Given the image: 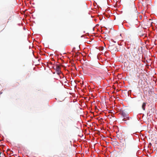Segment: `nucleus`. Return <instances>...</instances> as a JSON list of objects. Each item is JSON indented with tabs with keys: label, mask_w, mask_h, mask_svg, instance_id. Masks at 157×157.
I'll return each instance as SVG.
<instances>
[{
	"label": "nucleus",
	"mask_w": 157,
	"mask_h": 157,
	"mask_svg": "<svg viewBox=\"0 0 157 157\" xmlns=\"http://www.w3.org/2000/svg\"><path fill=\"white\" fill-rule=\"evenodd\" d=\"M124 143H123V144L124 147L123 149V151L124 157H133V156L132 152L128 148L131 144L130 140L126 138L124 139Z\"/></svg>",
	"instance_id": "1"
},
{
	"label": "nucleus",
	"mask_w": 157,
	"mask_h": 157,
	"mask_svg": "<svg viewBox=\"0 0 157 157\" xmlns=\"http://www.w3.org/2000/svg\"><path fill=\"white\" fill-rule=\"evenodd\" d=\"M17 24H16L15 25L13 23L12 24V29H11V36L12 40H14L16 36V29L17 28Z\"/></svg>",
	"instance_id": "2"
},
{
	"label": "nucleus",
	"mask_w": 157,
	"mask_h": 157,
	"mask_svg": "<svg viewBox=\"0 0 157 157\" xmlns=\"http://www.w3.org/2000/svg\"><path fill=\"white\" fill-rule=\"evenodd\" d=\"M133 52H132V55L133 56V57H132L131 55H129V56H128V55H129L130 54V53H128V52L126 54H125V55H124V57L125 58H129V59L132 61H133V62H134V57H135L136 56V54H133Z\"/></svg>",
	"instance_id": "3"
},
{
	"label": "nucleus",
	"mask_w": 157,
	"mask_h": 157,
	"mask_svg": "<svg viewBox=\"0 0 157 157\" xmlns=\"http://www.w3.org/2000/svg\"><path fill=\"white\" fill-rule=\"evenodd\" d=\"M121 115L124 117L123 120L126 121V120L129 119V117L128 114L124 111H122L121 112Z\"/></svg>",
	"instance_id": "4"
},
{
	"label": "nucleus",
	"mask_w": 157,
	"mask_h": 157,
	"mask_svg": "<svg viewBox=\"0 0 157 157\" xmlns=\"http://www.w3.org/2000/svg\"><path fill=\"white\" fill-rule=\"evenodd\" d=\"M129 8H131L132 10L134 11H135L136 8L135 4L134 2H132L131 5H129Z\"/></svg>",
	"instance_id": "5"
},
{
	"label": "nucleus",
	"mask_w": 157,
	"mask_h": 157,
	"mask_svg": "<svg viewBox=\"0 0 157 157\" xmlns=\"http://www.w3.org/2000/svg\"><path fill=\"white\" fill-rule=\"evenodd\" d=\"M110 49L113 52L116 51H117V48L115 46L112 45L110 46ZM118 51V50H117Z\"/></svg>",
	"instance_id": "6"
},
{
	"label": "nucleus",
	"mask_w": 157,
	"mask_h": 157,
	"mask_svg": "<svg viewBox=\"0 0 157 157\" xmlns=\"http://www.w3.org/2000/svg\"><path fill=\"white\" fill-rule=\"evenodd\" d=\"M60 69L59 66L58 65H57L55 69L56 71L58 72L59 73H60Z\"/></svg>",
	"instance_id": "7"
},
{
	"label": "nucleus",
	"mask_w": 157,
	"mask_h": 157,
	"mask_svg": "<svg viewBox=\"0 0 157 157\" xmlns=\"http://www.w3.org/2000/svg\"><path fill=\"white\" fill-rule=\"evenodd\" d=\"M146 106V103L145 102L143 103L142 106V108L144 110H145V106Z\"/></svg>",
	"instance_id": "8"
},
{
	"label": "nucleus",
	"mask_w": 157,
	"mask_h": 157,
	"mask_svg": "<svg viewBox=\"0 0 157 157\" xmlns=\"http://www.w3.org/2000/svg\"><path fill=\"white\" fill-rule=\"evenodd\" d=\"M141 31H140L139 32V33H138V34H139V35L140 36H143V35H143V34H141Z\"/></svg>",
	"instance_id": "9"
},
{
	"label": "nucleus",
	"mask_w": 157,
	"mask_h": 157,
	"mask_svg": "<svg viewBox=\"0 0 157 157\" xmlns=\"http://www.w3.org/2000/svg\"><path fill=\"white\" fill-rule=\"evenodd\" d=\"M10 151V149H8L7 150V151H6V152H7V154H9V153H8V152L9 151Z\"/></svg>",
	"instance_id": "10"
},
{
	"label": "nucleus",
	"mask_w": 157,
	"mask_h": 157,
	"mask_svg": "<svg viewBox=\"0 0 157 157\" xmlns=\"http://www.w3.org/2000/svg\"><path fill=\"white\" fill-rule=\"evenodd\" d=\"M117 136L118 137V138H120V135H119V134H118L117 135Z\"/></svg>",
	"instance_id": "11"
},
{
	"label": "nucleus",
	"mask_w": 157,
	"mask_h": 157,
	"mask_svg": "<svg viewBox=\"0 0 157 157\" xmlns=\"http://www.w3.org/2000/svg\"><path fill=\"white\" fill-rule=\"evenodd\" d=\"M111 41H112V42H114V43H116V41H114L113 40V39H111Z\"/></svg>",
	"instance_id": "12"
},
{
	"label": "nucleus",
	"mask_w": 157,
	"mask_h": 157,
	"mask_svg": "<svg viewBox=\"0 0 157 157\" xmlns=\"http://www.w3.org/2000/svg\"><path fill=\"white\" fill-rule=\"evenodd\" d=\"M2 92H0V94H2Z\"/></svg>",
	"instance_id": "13"
},
{
	"label": "nucleus",
	"mask_w": 157,
	"mask_h": 157,
	"mask_svg": "<svg viewBox=\"0 0 157 157\" xmlns=\"http://www.w3.org/2000/svg\"><path fill=\"white\" fill-rule=\"evenodd\" d=\"M15 1V3L16 4V1L15 0L14 1Z\"/></svg>",
	"instance_id": "14"
},
{
	"label": "nucleus",
	"mask_w": 157,
	"mask_h": 157,
	"mask_svg": "<svg viewBox=\"0 0 157 157\" xmlns=\"http://www.w3.org/2000/svg\"><path fill=\"white\" fill-rule=\"evenodd\" d=\"M12 9H13V6H12Z\"/></svg>",
	"instance_id": "15"
},
{
	"label": "nucleus",
	"mask_w": 157,
	"mask_h": 157,
	"mask_svg": "<svg viewBox=\"0 0 157 157\" xmlns=\"http://www.w3.org/2000/svg\"><path fill=\"white\" fill-rule=\"evenodd\" d=\"M12 12L13 13V11H12Z\"/></svg>",
	"instance_id": "16"
},
{
	"label": "nucleus",
	"mask_w": 157,
	"mask_h": 157,
	"mask_svg": "<svg viewBox=\"0 0 157 157\" xmlns=\"http://www.w3.org/2000/svg\"><path fill=\"white\" fill-rule=\"evenodd\" d=\"M10 152H11V151H10ZM11 154V153H10V154Z\"/></svg>",
	"instance_id": "17"
}]
</instances>
